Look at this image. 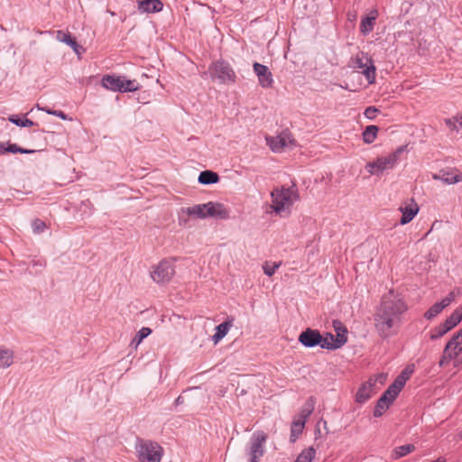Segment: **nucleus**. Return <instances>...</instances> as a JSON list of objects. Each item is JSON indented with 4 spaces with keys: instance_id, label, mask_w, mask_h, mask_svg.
<instances>
[{
    "instance_id": "1",
    "label": "nucleus",
    "mask_w": 462,
    "mask_h": 462,
    "mask_svg": "<svg viewBox=\"0 0 462 462\" xmlns=\"http://www.w3.org/2000/svg\"><path fill=\"white\" fill-rule=\"evenodd\" d=\"M407 310L403 299L394 294L393 290L384 294L374 314V328L378 335L382 338H388L397 334Z\"/></svg>"
},
{
    "instance_id": "2",
    "label": "nucleus",
    "mask_w": 462,
    "mask_h": 462,
    "mask_svg": "<svg viewBox=\"0 0 462 462\" xmlns=\"http://www.w3.org/2000/svg\"><path fill=\"white\" fill-rule=\"evenodd\" d=\"M271 197L272 208L279 215L285 211L289 213L294 202L300 199L299 190L295 183H292L290 187L282 186L281 188H275L271 192Z\"/></svg>"
},
{
    "instance_id": "3",
    "label": "nucleus",
    "mask_w": 462,
    "mask_h": 462,
    "mask_svg": "<svg viewBox=\"0 0 462 462\" xmlns=\"http://www.w3.org/2000/svg\"><path fill=\"white\" fill-rule=\"evenodd\" d=\"M298 341L307 348H313L319 346L323 349L336 350L343 346L344 340L342 337H339L338 344H328V337L322 336L318 329L308 328L300 334Z\"/></svg>"
},
{
    "instance_id": "4",
    "label": "nucleus",
    "mask_w": 462,
    "mask_h": 462,
    "mask_svg": "<svg viewBox=\"0 0 462 462\" xmlns=\"http://www.w3.org/2000/svg\"><path fill=\"white\" fill-rule=\"evenodd\" d=\"M208 73L213 80H217L220 84H234L236 80L233 68L224 60L212 62L208 67Z\"/></svg>"
},
{
    "instance_id": "5",
    "label": "nucleus",
    "mask_w": 462,
    "mask_h": 462,
    "mask_svg": "<svg viewBox=\"0 0 462 462\" xmlns=\"http://www.w3.org/2000/svg\"><path fill=\"white\" fill-rule=\"evenodd\" d=\"M136 451L139 462H160L163 449L155 441L138 439Z\"/></svg>"
},
{
    "instance_id": "6",
    "label": "nucleus",
    "mask_w": 462,
    "mask_h": 462,
    "mask_svg": "<svg viewBox=\"0 0 462 462\" xmlns=\"http://www.w3.org/2000/svg\"><path fill=\"white\" fill-rule=\"evenodd\" d=\"M266 440L267 435L263 431L259 430L254 432L246 448L249 462H259V459L263 457Z\"/></svg>"
},
{
    "instance_id": "7",
    "label": "nucleus",
    "mask_w": 462,
    "mask_h": 462,
    "mask_svg": "<svg viewBox=\"0 0 462 462\" xmlns=\"http://www.w3.org/2000/svg\"><path fill=\"white\" fill-rule=\"evenodd\" d=\"M353 67L361 69V73L365 77L369 84L375 81L376 68L374 64L373 59L368 53L359 51L353 59Z\"/></svg>"
},
{
    "instance_id": "8",
    "label": "nucleus",
    "mask_w": 462,
    "mask_h": 462,
    "mask_svg": "<svg viewBox=\"0 0 462 462\" xmlns=\"http://www.w3.org/2000/svg\"><path fill=\"white\" fill-rule=\"evenodd\" d=\"M175 274L172 260L163 259L151 271V278L158 284L168 283Z\"/></svg>"
},
{
    "instance_id": "9",
    "label": "nucleus",
    "mask_w": 462,
    "mask_h": 462,
    "mask_svg": "<svg viewBox=\"0 0 462 462\" xmlns=\"http://www.w3.org/2000/svg\"><path fill=\"white\" fill-rule=\"evenodd\" d=\"M395 165V155H387L378 157L374 162H369L365 165L366 171L371 175H381L384 171L393 169Z\"/></svg>"
},
{
    "instance_id": "10",
    "label": "nucleus",
    "mask_w": 462,
    "mask_h": 462,
    "mask_svg": "<svg viewBox=\"0 0 462 462\" xmlns=\"http://www.w3.org/2000/svg\"><path fill=\"white\" fill-rule=\"evenodd\" d=\"M266 142L274 152H281L285 147L292 143L293 140L290 131L284 130L276 136L266 137Z\"/></svg>"
},
{
    "instance_id": "11",
    "label": "nucleus",
    "mask_w": 462,
    "mask_h": 462,
    "mask_svg": "<svg viewBox=\"0 0 462 462\" xmlns=\"http://www.w3.org/2000/svg\"><path fill=\"white\" fill-rule=\"evenodd\" d=\"M254 71L258 77L259 84L262 88H268L273 84V74L267 66L254 62Z\"/></svg>"
},
{
    "instance_id": "12",
    "label": "nucleus",
    "mask_w": 462,
    "mask_h": 462,
    "mask_svg": "<svg viewBox=\"0 0 462 462\" xmlns=\"http://www.w3.org/2000/svg\"><path fill=\"white\" fill-rule=\"evenodd\" d=\"M376 380L370 378L367 382L364 383L358 389L356 394V402L364 403L369 400L374 393Z\"/></svg>"
},
{
    "instance_id": "13",
    "label": "nucleus",
    "mask_w": 462,
    "mask_h": 462,
    "mask_svg": "<svg viewBox=\"0 0 462 462\" xmlns=\"http://www.w3.org/2000/svg\"><path fill=\"white\" fill-rule=\"evenodd\" d=\"M433 179L439 180L448 185L455 184L462 181V172L457 169L440 171L439 174H434Z\"/></svg>"
},
{
    "instance_id": "14",
    "label": "nucleus",
    "mask_w": 462,
    "mask_h": 462,
    "mask_svg": "<svg viewBox=\"0 0 462 462\" xmlns=\"http://www.w3.org/2000/svg\"><path fill=\"white\" fill-rule=\"evenodd\" d=\"M208 217H214L217 219L229 218V211L222 203L208 202L207 203Z\"/></svg>"
},
{
    "instance_id": "15",
    "label": "nucleus",
    "mask_w": 462,
    "mask_h": 462,
    "mask_svg": "<svg viewBox=\"0 0 462 462\" xmlns=\"http://www.w3.org/2000/svg\"><path fill=\"white\" fill-rule=\"evenodd\" d=\"M458 323L456 319L450 315L447 319L439 326L434 328L430 334V339L436 340L443 337L446 333L455 328Z\"/></svg>"
},
{
    "instance_id": "16",
    "label": "nucleus",
    "mask_w": 462,
    "mask_h": 462,
    "mask_svg": "<svg viewBox=\"0 0 462 462\" xmlns=\"http://www.w3.org/2000/svg\"><path fill=\"white\" fill-rule=\"evenodd\" d=\"M445 348L448 349L450 354L454 353L455 358L462 353V328L452 336Z\"/></svg>"
},
{
    "instance_id": "17",
    "label": "nucleus",
    "mask_w": 462,
    "mask_h": 462,
    "mask_svg": "<svg viewBox=\"0 0 462 462\" xmlns=\"http://www.w3.org/2000/svg\"><path fill=\"white\" fill-rule=\"evenodd\" d=\"M163 4L161 0H140L138 10L141 13H158L162 10Z\"/></svg>"
},
{
    "instance_id": "18",
    "label": "nucleus",
    "mask_w": 462,
    "mask_h": 462,
    "mask_svg": "<svg viewBox=\"0 0 462 462\" xmlns=\"http://www.w3.org/2000/svg\"><path fill=\"white\" fill-rule=\"evenodd\" d=\"M377 16V11L372 10L367 16L362 18L360 23V32L364 35L369 34L374 30Z\"/></svg>"
},
{
    "instance_id": "19",
    "label": "nucleus",
    "mask_w": 462,
    "mask_h": 462,
    "mask_svg": "<svg viewBox=\"0 0 462 462\" xmlns=\"http://www.w3.org/2000/svg\"><path fill=\"white\" fill-rule=\"evenodd\" d=\"M122 77L116 75H105L101 80L102 86L112 91L120 92Z\"/></svg>"
},
{
    "instance_id": "20",
    "label": "nucleus",
    "mask_w": 462,
    "mask_h": 462,
    "mask_svg": "<svg viewBox=\"0 0 462 462\" xmlns=\"http://www.w3.org/2000/svg\"><path fill=\"white\" fill-rule=\"evenodd\" d=\"M198 180L204 185L215 184L219 181V176L217 172L206 170L199 173Z\"/></svg>"
},
{
    "instance_id": "21",
    "label": "nucleus",
    "mask_w": 462,
    "mask_h": 462,
    "mask_svg": "<svg viewBox=\"0 0 462 462\" xmlns=\"http://www.w3.org/2000/svg\"><path fill=\"white\" fill-rule=\"evenodd\" d=\"M400 210L402 211V217L400 220L401 225H406L409 222H411L413 217L417 215L419 211L418 206L415 204L413 208L411 207H405V208H400Z\"/></svg>"
},
{
    "instance_id": "22",
    "label": "nucleus",
    "mask_w": 462,
    "mask_h": 462,
    "mask_svg": "<svg viewBox=\"0 0 462 462\" xmlns=\"http://www.w3.org/2000/svg\"><path fill=\"white\" fill-rule=\"evenodd\" d=\"M207 210V203L198 204L192 207H189L186 208L185 212L189 216H194L198 218H206L208 217Z\"/></svg>"
},
{
    "instance_id": "23",
    "label": "nucleus",
    "mask_w": 462,
    "mask_h": 462,
    "mask_svg": "<svg viewBox=\"0 0 462 462\" xmlns=\"http://www.w3.org/2000/svg\"><path fill=\"white\" fill-rule=\"evenodd\" d=\"M57 37H58L59 41L70 46L75 52L79 53V45L78 44L76 39L70 35V33H69V32L66 33L61 31H59Z\"/></svg>"
},
{
    "instance_id": "24",
    "label": "nucleus",
    "mask_w": 462,
    "mask_h": 462,
    "mask_svg": "<svg viewBox=\"0 0 462 462\" xmlns=\"http://www.w3.org/2000/svg\"><path fill=\"white\" fill-rule=\"evenodd\" d=\"M415 450V447L413 444H407L396 447L393 452L392 458L393 460H397L406 455L411 453Z\"/></svg>"
},
{
    "instance_id": "25",
    "label": "nucleus",
    "mask_w": 462,
    "mask_h": 462,
    "mask_svg": "<svg viewBox=\"0 0 462 462\" xmlns=\"http://www.w3.org/2000/svg\"><path fill=\"white\" fill-rule=\"evenodd\" d=\"M315 407V399L310 396L305 402L304 406L302 407L300 412V419L301 420H304L306 423L307 419L310 416V414L313 412Z\"/></svg>"
},
{
    "instance_id": "26",
    "label": "nucleus",
    "mask_w": 462,
    "mask_h": 462,
    "mask_svg": "<svg viewBox=\"0 0 462 462\" xmlns=\"http://www.w3.org/2000/svg\"><path fill=\"white\" fill-rule=\"evenodd\" d=\"M378 126L371 125L365 127L363 132V140L365 143H372L375 140L378 133Z\"/></svg>"
},
{
    "instance_id": "27",
    "label": "nucleus",
    "mask_w": 462,
    "mask_h": 462,
    "mask_svg": "<svg viewBox=\"0 0 462 462\" xmlns=\"http://www.w3.org/2000/svg\"><path fill=\"white\" fill-rule=\"evenodd\" d=\"M304 426H305V422H304V420H294L292 422L291 427V436H290L291 442L296 441V439L301 434Z\"/></svg>"
},
{
    "instance_id": "28",
    "label": "nucleus",
    "mask_w": 462,
    "mask_h": 462,
    "mask_svg": "<svg viewBox=\"0 0 462 462\" xmlns=\"http://www.w3.org/2000/svg\"><path fill=\"white\" fill-rule=\"evenodd\" d=\"M390 405H391V403L389 402V401L387 402L385 400V396H381L376 402V404H375V407L374 410V416L376 418L381 417L383 414V412L386 410H388Z\"/></svg>"
},
{
    "instance_id": "29",
    "label": "nucleus",
    "mask_w": 462,
    "mask_h": 462,
    "mask_svg": "<svg viewBox=\"0 0 462 462\" xmlns=\"http://www.w3.org/2000/svg\"><path fill=\"white\" fill-rule=\"evenodd\" d=\"M140 88L139 83L136 82V80H130L126 79L124 77H122L121 86H120V92L125 93V92H134L138 90Z\"/></svg>"
},
{
    "instance_id": "30",
    "label": "nucleus",
    "mask_w": 462,
    "mask_h": 462,
    "mask_svg": "<svg viewBox=\"0 0 462 462\" xmlns=\"http://www.w3.org/2000/svg\"><path fill=\"white\" fill-rule=\"evenodd\" d=\"M316 455V450L313 447H309L303 449L294 462H312Z\"/></svg>"
},
{
    "instance_id": "31",
    "label": "nucleus",
    "mask_w": 462,
    "mask_h": 462,
    "mask_svg": "<svg viewBox=\"0 0 462 462\" xmlns=\"http://www.w3.org/2000/svg\"><path fill=\"white\" fill-rule=\"evenodd\" d=\"M13 352L7 349H0V368L9 367L13 364Z\"/></svg>"
},
{
    "instance_id": "32",
    "label": "nucleus",
    "mask_w": 462,
    "mask_h": 462,
    "mask_svg": "<svg viewBox=\"0 0 462 462\" xmlns=\"http://www.w3.org/2000/svg\"><path fill=\"white\" fill-rule=\"evenodd\" d=\"M445 308L446 307L441 301L436 302L425 312L424 317L425 319L431 320L437 317Z\"/></svg>"
},
{
    "instance_id": "33",
    "label": "nucleus",
    "mask_w": 462,
    "mask_h": 462,
    "mask_svg": "<svg viewBox=\"0 0 462 462\" xmlns=\"http://www.w3.org/2000/svg\"><path fill=\"white\" fill-rule=\"evenodd\" d=\"M152 333V329L146 327L142 328L133 338L131 345L137 346L146 337Z\"/></svg>"
},
{
    "instance_id": "34",
    "label": "nucleus",
    "mask_w": 462,
    "mask_h": 462,
    "mask_svg": "<svg viewBox=\"0 0 462 462\" xmlns=\"http://www.w3.org/2000/svg\"><path fill=\"white\" fill-rule=\"evenodd\" d=\"M444 123L450 130L458 131L462 128V117H446Z\"/></svg>"
},
{
    "instance_id": "35",
    "label": "nucleus",
    "mask_w": 462,
    "mask_h": 462,
    "mask_svg": "<svg viewBox=\"0 0 462 462\" xmlns=\"http://www.w3.org/2000/svg\"><path fill=\"white\" fill-rule=\"evenodd\" d=\"M232 326L233 319H227L223 323L217 325L215 329L217 334L222 335V337H225L228 333Z\"/></svg>"
},
{
    "instance_id": "36",
    "label": "nucleus",
    "mask_w": 462,
    "mask_h": 462,
    "mask_svg": "<svg viewBox=\"0 0 462 462\" xmlns=\"http://www.w3.org/2000/svg\"><path fill=\"white\" fill-rule=\"evenodd\" d=\"M408 380V376L398 375L393 383L390 385L397 393H400L402 389L404 387L406 382Z\"/></svg>"
},
{
    "instance_id": "37",
    "label": "nucleus",
    "mask_w": 462,
    "mask_h": 462,
    "mask_svg": "<svg viewBox=\"0 0 462 462\" xmlns=\"http://www.w3.org/2000/svg\"><path fill=\"white\" fill-rule=\"evenodd\" d=\"M462 295V290L457 288L452 291H450L448 296H446L442 300L441 302L443 303V305L445 307H448L449 304H451V302H453L457 296H460Z\"/></svg>"
},
{
    "instance_id": "38",
    "label": "nucleus",
    "mask_w": 462,
    "mask_h": 462,
    "mask_svg": "<svg viewBox=\"0 0 462 462\" xmlns=\"http://www.w3.org/2000/svg\"><path fill=\"white\" fill-rule=\"evenodd\" d=\"M280 264H281L280 263H277L266 262L263 266L264 274L267 276L273 275L275 271L279 268Z\"/></svg>"
},
{
    "instance_id": "39",
    "label": "nucleus",
    "mask_w": 462,
    "mask_h": 462,
    "mask_svg": "<svg viewBox=\"0 0 462 462\" xmlns=\"http://www.w3.org/2000/svg\"><path fill=\"white\" fill-rule=\"evenodd\" d=\"M324 337H328V344H338L337 340L339 339V337H342V339L344 340L343 346L347 342V336L344 335L343 333H338V335L335 336L332 333L328 332Z\"/></svg>"
},
{
    "instance_id": "40",
    "label": "nucleus",
    "mask_w": 462,
    "mask_h": 462,
    "mask_svg": "<svg viewBox=\"0 0 462 462\" xmlns=\"http://www.w3.org/2000/svg\"><path fill=\"white\" fill-rule=\"evenodd\" d=\"M32 231L35 234L42 233L46 228V224L42 220L36 218L32 223Z\"/></svg>"
},
{
    "instance_id": "41",
    "label": "nucleus",
    "mask_w": 462,
    "mask_h": 462,
    "mask_svg": "<svg viewBox=\"0 0 462 462\" xmlns=\"http://www.w3.org/2000/svg\"><path fill=\"white\" fill-rule=\"evenodd\" d=\"M455 359V354L449 353L448 349L444 348L443 355L439 362L440 367L445 366L450 360Z\"/></svg>"
},
{
    "instance_id": "42",
    "label": "nucleus",
    "mask_w": 462,
    "mask_h": 462,
    "mask_svg": "<svg viewBox=\"0 0 462 462\" xmlns=\"http://www.w3.org/2000/svg\"><path fill=\"white\" fill-rule=\"evenodd\" d=\"M92 203L89 199H87L81 202L79 210L82 212L83 215L90 216L92 214Z\"/></svg>"
},
{
    "instance_id": "43",
    "label": "nucleus",
    "mask_w": 462,
    "mask_h": 462,
    "mask_svg": "<svg viewBox=\"0 0 462 462\" xmlns=\"http://www.w3.org/2000/svg\"><path fill=\"white\" fill-rule=\"evenodd\" d=\"M399 393L395 392L391 386L387 388V390L382 394V396H385V400L392 404L393 401L397 398Z\"/></svg>"
},
{
    "instance_id": "44",
    "label": "nucleus",
    "mask_w": 462,
    "mask_h": 462,
    "mask_svg": "<svg viewBox=\"0 0 462 462\" xmlns=\"http://www.w3.org/2000/svg\"><path fill=\"white\" fill-rule=\"evenodd\" d=\"M333 328L337 333V335L339 334H344L346 336H347V329L341 323V321L339 320H333Z\"/></svg>"
},
{
    "instance_id": "45",
    "label": "nucleus",
    "mask_w": 462,
    "mask_h": 462,
    "mask_svg": "<svg viewBox=\"0 0 462 462\" xmlns=\"http://www.w3.org/2000/svg\"><path fill=\"white\" fill-rule=\"evenodd\" d=\"M6 150L11 153H20L22 151V147H19L16 143H8Z\"/></svg>"
},
{
    "instance_id": "46",
    "label": "nucleus",
    "mask_w": 462,
    "mask_h": 462,
    "mask_svg": "<svg viewBox=\"0 0 462 462\" xmlns=\"http://www.w3.org/2000/svg\"><path fill=\"white\" fill-rule=\"evenodd\" d=\"M8 120L17 126L24 127V119L23 117H8Z\"/></svg>"
},
{
    "instance_id": "47",
    "label": "nucleus",
    "mask_w": 462,
    "mask_h": 462,
    "mask_svg": "<svg viewBox=\"0 0 462 462\" xmlns=\"http://www.w3.org/2000/svg\"><path fill=\"white\" fill-rule=\"evenodd\" d=\"M452 317L459 323L462 320V305L452 312Z\"/></svg>"
},
{
    "instance_id": "48",
    "label": "nucleus",
    "mask_w": 462,
    "mask_h": 462,
    "mask_svg": "<svg viewBox=\"0 0 462 462\" xmlns=\"http://www.w3.org/2000/svg\"><path fill=\"white\" fill-rule=\"evenodd\" d=\"M405 148H406V146H403V145L400 146L395 150V152L389 154V155H395V164L398 162L399 156L404 152Z\"/></svg>"
},
{
    "instance_id": "49",
    "label": "nucleus",
    "mask_w": 462,
    "mask_h": 462,
    "mask_svg": "<svg viewBox=\"0 0 462 462\" xmlns=\"http://www.w3.org/2000/svg\"><path fill=\"white\" fill-rule=\"evenodd\" d=\"M35 108H36V110H37V111L43 110L42 108H41V107L39 106V105H36V106H35V107L31 108V110H30V111H27V112H24V113H21L19 116H29V114H31V113H33V112H34Z\"/></svg>"
},
{
    "instance_id": "50",
    "label": "nucleus",
    "mask_w": 462,
    "mask_h": 462,
    "mask_svg": "<svg viewBox=\"0 0 462 462\" xmlns=\"http://www.w3.org/2000/svg\"><path fill=\"white\" fill-rule=\"evenodd\" d=\"M378 109L374 106H368L365 109L364 111V116H368V114L370 113H374V112H377Z\"/></svg>"
},
{
    "instance_id": "51",
    "label": "nucleus",
    "mask_w": 462,
    "mask_h": 462,
    "mask_svg": "<svg viewBox=\"0 0 462 462\" xmlns=\"http://www.w3.org/2000/svg\"><path fill=\"white\" fill-rule=\"evenodd\" d=\"M224 337L222 335L217 334V332L212 336V340L214 344H217Z\"/></svg>"
},
{
    "instance_id": "52",
    "label": "nucleus",
    "mask_w": 462,
    "mask_h": 462,
    "mask_svg": "<svg viewBox=\"0 0 462 462\" xmlns=\"http://www.w3.org/2000/svg\"><path fill=\"white\" fill-rule=\"evenodd\" d=\"M46 113L47 114H50V115H52V116H66L63 112L61 111H56V110H46Z\"/></svg>"
},
{
    "instance_id": "53",
    "label": "nucleus",
    "mask_w": 462,
    "mask_h": 462,
    "mask_svg": "<svg viewBox=\"0 0 462 462\" xmlns=\"http://www.w3.org/2000/svg\"><path fill=\"white\" fill-rule=\"evenodd\" d=\"M411 373H412V369H409V367H406L399 375L408 376V379H409Z\"/></svg>"
},
{
    "instance_id": "54",
    "label": "nucleus",
    "mask_w": 462,
    "mask_h": 462,
    "mask_svg": "<svg viewBox=\"0 0 462 462\" xmlns=\"http://www.w3.org/2000/svg\"><path fill=\"white\" fill-rule=\"evenodd\" d=\"M23 119H24V127L32 126V125H36L34 122H32L28 117H23Z\"/></svg>"
},
{
    "instance_id": "55",
    "label": "nucleus",
    "mask_w": 462,
    "mask_h": 462,
    "mask_svg": "<svg viewBox=\"0 0 462 462\" xmlns=\"http://www.w3.org/2000/svg\"><path fill=\"white\" fill-rule=\"evenodd\" d=\"M5 144L4 143H0V154H4L5 152H8L6 150Z\"/></svg>"
},
{
    "instance_id": "56",
    "label": "nucleus",
    "mask_w": 462,
    "mask_h": 462,
    "mask_svg": "<svg viewBox=\"0 0 462 462\" xmlns=\"http://www.w3.org/2000/svg\"><path fill=\"white\" fill-rule=\"evenodd\" d=\"M22 151L23 152H20V153H23V154H30V153L35 152L34 150H29V149H24V148H22Z\"/></svg>"
},
{
    "instance_id": "57",
    "label": "nucleus",
    "mask_w": 462,
    "mask_h": 462,
    "mask_svg": "<svg viewBox=\"0 0 462 462\" xmlns=\"http://www.w3.org/2000/svg\"><path fill=\"white\" fill-rule=\"evenodd\" d=\"M431 462H446V459L444 457H439L436 460H433Z\"/></svg>"
},
{
    "instance_id": "58",
    "label": "nucleus",
    "mask_w": 462,
    "mask_h": 462,
    "mask_svg": "<svg viewBox=\"0 0 462 462\" xmlns=\"http://www.w3.org/2000/svg\"><path fill=\"white\" fill-rule=\"evenodd\" d=\"M181 402H182V399H181V397H180V396H179V397L176 399V401H175L176 404H180Z\"/></svg>"
},
{
    "instance_id": "59",
    "label": "nucleus",
    "mask_w": 462,
    "mask_h": 462,
    "mask_svg": "<svg viewBox=\"0 0 462 462\" xmlns=\"http://www.w3.org/2000/svg\"><path fill=\"white\" fill-rule=\"evenodd\" d=\"M60 118L63 119V120H66V119L72 120V117H67V116L60 117Z\"/></svg>"
},
{
    "instance_id": "60",
    "label": "nucleus",
    "mask_w": 462,
    "mask_h": 462,
    "mask_svg": "<svg viewBox=\"0 0 462 462\" xmlns=\"http://www.w3.org/2000/svg\"><path fill=\"white\" fill-rule=\"evenodd\" d=\"M33 264L34 265H39V263H36V262L33 261Z\"/></svg>"
},
{
    "instance_id": "61",
    "label": "nucleus",
    "mask_w": 462,
    "mask_h": 462,
    "mask_svg": "<svg viewBox=\"0 0 462 462\" xmlns=\"http://www.w3.org/2000/svg\"><path fill=\"white\" fill-rule=\"evenodd\" d=\"M33 264L34 265H39V263H36V262L33 261Z\"/></svg>"
}]
</instances>
